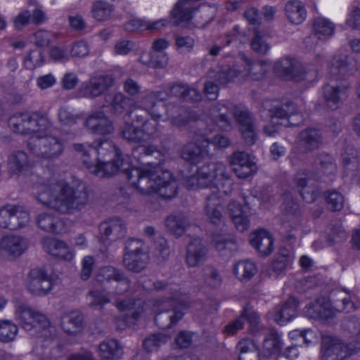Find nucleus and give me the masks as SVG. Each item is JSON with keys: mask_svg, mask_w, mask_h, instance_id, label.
I'll return each mask as SVG.
<instances>
[{"mask_svg": "<svg viewBox=\"0 0 360 360\" xmlns=\"http://www.w3.org/2000/svg\"><path fill=\"white\" fill-rule=\"evenodd\" d=\"M75 148L84 152V162L98 176H110L119 171L129 172V180L143 194L158 193L162 198H171L176 193V182L169 171L150 165L132 166L124 159L117 165L115 162L120 160L121 153L107 140L94 147L89 146L87 151L83 145H76Z\"/></svg>", "mask_w": 360, "mask_h": 360, "instance_id": "obj_1", "label": "nucleus"}, {"mask_svg": "<svg viewBox=\"0 0 360 360\" xmlns=\"http://www.w3.org/2000/svg\"><path fill=\"white\" fill-rule=\"evenodd\" d=\"M231 181L225 173L224 165L218 163L202 166L197 174L187 181V186L191 189L211 187L212 193L207 198L205 211L210 222L216 226L224 224L221 201L217 193L222 190V193L226 194L231 191Z\"/></svg>", "mask_w": 360, "mask_h": 360, "instance_id": "obj_2", "label": "nucleus"}, {"mask_svg": "<svg viewBox=\"0 0 360 360\" xmlns=\"http://www.w3.org/2000/svg\"><path fill=\"white\" fill-rule=\"evenodd\" d=\"M9 126L16 132L32 133L28 146L37 155L51 158L58 155L63 150L62 145L54 137L44 136L41 133L47 130L49 126L48 119L34 112H25L12 116Z\"/></svg>", "mask_w": 360, "mask_h": 360, "instance_id": "obj_3", "label": "nucleus"}, {"mask_svg": "<svg viewBox=\"0 0 360 360\" xmlns=\"http://www.w3.org/2000/svg\"><path fill=\"white\" fill-rule=\"evenodd\" d=\"M39 200L61 213H71L79 210L86 202L87 195L84 185L73 181L70 186L64 181L41 187Z\"/></svg>", "mask_w": 360, "mask_h": 360, "instance_id": "obj_4", "label": "nucleus"}, {"mask_svg": "<svg viewBox=\"0 0 360 360\" xmlns=\"http://www.w3.org/2000/svg\"><path fill=\"white\" fill-rule=\"evenodd\" d=\"M360 308V299L344 289L333 290L328 300L321 298L307 304L303 311L305 316L314 320L328 319L338 313H349Z\"/></svg>", "mask_w": 360, "mask_h": 360, "instance_id": "obj_5", "label": "nucleus"}, {"mask_svg": "<svg viewBox=\"0 0 360 360\" xmlns=\"http://www.w3.org/2000/svg\"><path fill=\"white\" fill-rule=\"evenodd\" d=\"M262 64H250L243 56L236 58L228 68L222 69L218 75V80L220 84H225L230 82H241L248 78L258 79L259 77L254 75L251 71L262 70Z\"/></svg>", "mask_w": 360, "mask_h": 360, "instance_id": "obj_6", "label": "nucleus"}, {"mask_svg": "<svg viewBox=\"0 0 360 360\" xmlns=\"http://www.w3.org/2000/svg\"><path fill=\"white\" fill-rule=\"evenodd\" d=\"M202 140H198V143H191L183 150L182 157L193 162H197L200 157L208 153L207 147L212 146L214 148H224L229 146V139L223 135H212L211 131H207L202 136Z\"/></svg>", "mask_w": 360, "mask_h": 360, "instance_id": "obj_7", "label": "nucleus"}, {"mask_svg": "<svg viewBox=\"0 0 360 360\" xmlns=\"http://www.w3.org/2000/svg\"><path fill=\"white\" fill-rule=\"evenodd\" d=\"M15 318L26 330L34 329L39 336L46 335L49 330V322L46 316L32 311L26 305H20L15 309Z\"/></svg>", "mask_w": 360, "mask_h": 360, "instance_id": "obj_8", "label": "nucleus"}, {"mask_svg": "<svg viewBox=\"0 0 360 360\" xmlns=\"http://www.w3.org/2000/svg\"><path fill=\"white\" fill-rule=\"evenodd\" d=\"M255 200L254 196L248 198H240L237 200H232L228 206V212L236 228L239 231H246L250 226V207L249 203Z\"/></svg>", "mask_w": 360, "mask_h": 360, "instance_id": "obj_9", "label": "nucleus"}, {"mask_svg": "<svg viewBox=\"0 0 360 360\" xmlns=\"http://www.w3.org/2000/svg\"><path fill=\"white\" fill-rule=\"evenodd\" d=\"M26 288L36 295H44L53 287L49 276L44 267L32 269L25 280Z\"/></svg>", "mask_w": 360, "mask_h": 360, "instance_id": "obj_10", "label": "nucleus"}, {"mask_svg": "<svg viewBox=\"0 0 360 360\" xmlns=\"http://www.w3.org/2000/svg\"><path fill=\"white\" fill-rule=\"evenodd\" d=\"M357 350H360V346L355 349H347L338 339L325 337L323 340L322 359L323 360H342L347 355Z\"/></svg>", "mask_w": 360, "mask_h": 360, "instance_id": "obj_11", "label": "nucleus"}, {"mask_svg": "<svg viewBox=\"0 0 360 360\" xmlns=\"http://www.w3.org/2000/svg\"><path fill=\"white\" fill-rule=\"evenodd\" d=\"M276 72L283 75L287 78L295 80H312L316 72H304L299 63L290 58H285L276 63L275 65Z\"/></svg>", "mask_w": 360, "mask_h": 360, "instance_id": "obj_12", "label": "nucleus"}, {"mask_svg": "<svg viewBox=\"0 0 360 360\" xmlns=\"http://www.w3.org/2000/svg\"><path fill=\"white\" fill-rule=\"evenodd\" d=\"M230 164L236 175L246 178L255 174L257 167L254 158L244 152H235L230 158Z\"/></svg>", "mask_w": 360, "mask_h": 360, "instance_id": "obj_13", "label": "nucleus"}, {"mask_svg": "<svg viewBox=\"0 0 360 360\" xmlns=\"http://www.w3.org/2000/svg\"><path fill=\"white\" fill-rule=\"evenodd\" d=\"M250 243L260 255L267 256L274 250V238L266 229H259L250 234Z\"/></svg>", "mask_w": 360, "mask_h": 360, "instance_id": "obj_14", "label": "nucleus"}, {"mask_svg": "<svg viewBox=\"0 0 360 360\" xmlns=\"http://www.w3.org/2000/svg\"><path fill=\"white\" fill-rule=\"evenodd\" d=\"M43 247L50 255L66 261L72 262L75 258L74 250L63 240L47 238L43 240Z\"/></svg>", "mask_w": 360, "mask_h": 360, "instance_id": "obj_15", "label": "nucleus"}, {"mask_svg": "<svg viewBox=\"0 0 360 360\" xmlns=\"http://www.w3.org/2000/svg\"><path fill=\"white\" fill-rule=\"evenodd\" d=\"M169 21L166 18L153 20L148 18H131L124 25L129 32L136 31H159L166 27Z\"/></svg>", "mask_w": 360, "mask_h": 360, "instance_id": "obj_16", "label": "nucleus"}, {"mask_svg": "<svg viewBox=\"0 0 360 360\" xmlns=\"http://www.w3.org/2000/svg\"><path fill=\"white\" fill-rule=\"evenodd\" d=\"M86 126L93 133L99 135L111 134L114 131L111 121L103 111L92 112L86 120Z\"/></svg>", "mask_w": 360, "mask_h": 360, "instance_id": "obj_17", "label": "nucleus"}, {"mask_svg": "<svg viewBox=\"0 0 360 360\" xmlns=\"http://www.w3.org/2000/svg\"><path fill=\"white\" fill-rule=\"evenodd\" d=\"M141 122L139 120L132 124L127 122L122 129L124 137L129 141H140L141 139H143L144 141L148 140L150 138V134H152L154 131L153 124L148 122H146L143 124H141L144 127V129L146 131V132H143L138 129L141 125Z\"/></svg>", "mask_w": 360, "mask_h": 360, "instance_id": "obj_18", "label": "nucleus"}, {"mask_svg": "<svg viewBox=\"0 0 360 360\" xmlns=\"http://www.w3.org/2000/svg\"><path fill=\"white\" fill-rule=\"evenodd\" d=\"M112 84L109 77H94L80 87V94L84 97H95L101 94Z\"/></svg>", "mask_w": 360, "mask_h": 360, "instance_id": "obj_19", "label": "nucleus"}, {"mask_svg": "<svg viewBox=\"0 0 360 360\" xmlns=\"http://www.w3.org/2000/svg\"><path fill=\"white\" fill-rule=\"evenodd\" d=\"M26 239L18 236H6L0 242V248L13 257L20 256L27 248Z\"/></svg>", "mask_w": 360, "mask_h": 360, "instance_id": "obj_20", "label": "nucleus"}, {"mask_svg": "<svg viewBox=\"0 0 360 360\" xmlns=\"http://www.w3.org/2000/svg\"><path fill=\"white\" fill-rule=\"evenodd\" d=\"M158 98V96L154 94H150L146 96H143L141 101H139L138 106L146 110L155 120H160L162 115L160 111L165 110V108L162 103L165 97L162 96L155 103V100Z\"/></svg>", "mask_w": 360, "mask_h": 360, "instance_id": "obj_21", "label": "nucleus"}, {"mask_svg": "<svg viewBox=\"0 0 360 360\" xmlns=\"http://www.w3.org/2000/svg\"><path fill=\"white\" fill-rule=\"evenodd\" d=\"M323 96L329 107L335 109L348 97V89L346 86L326 85L323 88Z\"/></svg>", "mask_w": 360, "mask_h": 360, "instance_id": "obj_22", "label": "nucleus"}, {"mask_svg": "<svg viewBox=\"0 0 360 360\" xmlns=\"http://www.w3.org/2000/svg\"><path fill=\"white\" fill-rule=\"evenodd\" d=\"M271 122L277 126H266L264 132L269 136H274L281 129L282 125L287 126L291 122L292 115L286 112V109L276 108L271 111Z\"/></svg>", "mask_w": 360, "mask_h": 360, "instance_id": "obj_23", "label": "nucleus"}, {"mask_svg": "<svg viewBox=\"0 0 360 360\" xmlns=\"http://www.w3.org/2000/svg\"><path fill=\"white\" fill-rule=\"evenodd\" d=\"M139 248H136V251L131 250L124 255V264L125 266L131 271H139L143 269L148 260V256L144 252L139 251Z\"/></svg>", "mask_w": 360, "mask_h": 360, "instance_id": "obj_24", "label": "nucleus"}, {"mask_svg": "<svg viewBox=\"0 0 360 360\" xmlns=\"http://www.w3.org/2000/svg\"><path fill=\"white\" fill-rule=\"evenodd\" d=\"M297 302L290 297L274 316V319L280 325H285L291 321L297 314Z\"/></svg>", "mask_w": 360, "mask_h": 360, "instance_id": "obj_25", "label": "nucleus"}, {"mask_svg": "<svg viewBox=\"0 0 360 360\" xmlns=\"http://www.w3.org/2000/svg\"><path fill=\"white\" fill-rule=\"evenodd\" d=\"M61 327L69 334L79 332L82 327V316L78 311L65 313L61 319Z\"/></svg>", "mask_w": 360, "mask_h": 360, "instance_id": "obj_26", "label": "nucleus"}, {"mask_svg": "<svg viewBox=\"0 0 360 360\" xmlns=\"http://www.w3.org/2000/svg\"><path fill=\"white\" fill-rule=\"evenodd\" d=\"M285 11L288 19L295 25L303 22L307 17L305 7L300 1L288 2L285 5Z\"/></svg>", "mask_w": 360, "mask_h": 360, "instance_id": "obj_27", "label": "nucleus"}, {"mask_svg": "<svg viewBox=\"0 0 360 360\" xmlns=\"http://www.w3.org/2000/svg\"><path fill=\"white\" fill-rule=\"evenodd\" d=\"M233 274L242 282L251 279L257 272L255 262L250 260L240 261L234 264Z\"/></svg>", "mask_w": 360, "mask_h": 360, "instance_id": "obj_28", "label": "nucleus"}, {"mask_svg": "<svg viewBox=\"0 0 360 360\" xmlns=\"http://www.w3.org/2000/svg\"><path fill=\"white\" fill-rule=\"evenodd\" d=\"M37 221L39 226L46 231L57 234H62L66 231L64 222L50 214H40Z\"/></svg>", "mask_w": 360, "mask_h": 360, "instance_id": "obj_29", "label": "nucleus"}, {"mask_svg": "<svg viewBox=\"0 0 360 360\" xmlns=\"http://www.w3.org/2000/svg\"><path fill=\"white\" fill-rule=\"evenodd\" d=\"M236 116L245 141L248 144H252L255 140V134L250 114L247 111H241L239 115Z\"/></svg>", "mask_w": 360, "mask_h": 360, "instance_id": "obj_30", "label": "nucleus"}, {"mask_svg": "<svg viewBox=\"0 0 360 360\" xmlns=\"http://www.w3.org/2000/svg\"><path fill=\"white\" fill-rule=\"evenodd\" d=\"M283 345L282 339L276 333H271L264 339L259 354L264 356H270L278 354Z\"/></svg>", "mask_w": 360, "mask_h": 360, "instance_id": "obj_31", "label": "nucleus"}, {"mask_svg": "<svg viewBox=\"0 0 360 360\" xmlns=\"http://www.w3.org/2000/svg\"><path fill=\"white\" fill-rule=\"evenodd\" d=\"M205 251L198 239L192 241L188 247L186 261L190 266H197L205 257Z\"/></svg>", "mask_w": 360, "mask_h": 360, "instance_id": "obj_32", "label": "nucleus"}, {"mask_svg": "<svg viewBox=\"0 0 360 360\" xmlns=\"http://www.w3.org/2000/svg\"><path fill=\"white\" fill-rule=\"evenodd\" d=\"M101 356L107 359H116L122 354V349L115 340L105 341L100 345Z\"/></svg>", "mask_w": 360, "mask_h": 360, "instance_id": "obj_33", "label": "nucleus"}, {"mask_svg": "<svg viewBox=\"0 0 360 360\" xmlns=\"http://www.w3.org/2000/svg\"><path fill=\"white\" fill-rule=\"evenodd\" d=\"M169 46V42L165 39H158L153 43V53H158L160 60H156L152 57L150 63L154 66L163 68L167 64V57L163 53V51L167 49Z\"/></svg>", "mask_w": 360, "mask_h": 360, "instance_id": "obj_34", "label": "nucleus"}, {"mask_svg": "<svg viewBox=\"0 0 360 360\" xmlns=\"http://www.w3.org/2000/svg\"><path fill=\"white\" fill-rule=\"evenodd\" d=\"M245 319H247L251 325L257 323V314L253 311L245 310L239 319H236L226 327L225 332L229 335H233L236 331L243 328V320Z\"/></svg>", "mask_w": 360, "mask_h": 360, "instance_id": "obj_35", "label": "nucleus"}, {"mask_svg": "<svg viewBox=\"0 0 360 360\" xmlns=\"http://www.w3.org/2000/svg\"><path fill=\"white\" fill-rule=\"evenodd\" d=\"M15 206L13 205H7L0 209V226L9 228L11 229H17L15 216Z\"/></svg>", "mask_w": 360, "mask_h": 360, "instance_id": "obj_36", "label": "nucleus"}, {"mask_svg": "<svg viewBox=\"0 0 360 360\" xmlns=\"http://www.w3.org/2000/svg\"><path fill=\"white\" fill-rule=\"evenodd\" d=\"M18 326L9 320H0V340L4 342L13 341L18 334Z\"/></svg>", "mask_w": 360, "mask_h": 360, "instance_id": "obj_37", "label": "nucleus"}, {"mask_svg": "<svg viewBox=\"0 0 360 360\" xmlns=\"http://www.w3.org/2000/svg\"><path fill=\"white\" fill-rule=\"evenodd\" d=\"M292 262V257L286 252H281L270 267L269 274L276 276L283 272Z\"/></svg>", "mask_w": 360, "mask_h": 360, "instance_id": "obj_38", "label": "nucleus"}, {"mask_svg": "<svg viewBox=\"0 0 360 360\" xmlns=\"http://www.w3.org/2000/svg\"><path fill=\"white\" fill-rule=\"evenodd\" d=\"M296 180L298 187L300 188V194L303 199L307 202L314 201L316 199V195L314 192V188L308 185L311 184V180H307V174H299Z\"/></svg>", "mask_w": 360, "mask_h": 360, "instance_id": "obj_39", "label": "nucleus"}, {"mask_svg": "<svg viewBox=\"0 0 360 360\" xmlns=\"http://www.w3.org/2000/svg\"><path fill=\"white\" fill-rule=\"evenodd\" d=\"M112 8L110 4L103 1H98L93 4L91 14L94 19L103 21L108 19L112 13Z\"/></svg>", "mask_w": 360, "mask_h": 360, "instance_id": "obj_40", "label": "nucleus"}, {"mask_svg": "<svg viewBox=\"0 0 360 360\" xmlns=\"http://www.w3.org/2000/svg\"><path fill=\"white\" fill-rule=\"evenodd\" d=\"M237 348L239 360H257L258 354L255 351V345L250 340H243L238 343Z\"/></svg>", "mask_w": 360, "mask_h": 360, "instance_id": "obj_41", "label": "nucleus"}, {"mask_svg": "<svg viewBox=\"0 0 360 360\" xmlns=\"http://www.w3.org/2000/svg\"><path fill=\"white\" fill-rule=\"evenodd\" d=\"M345 22L351 29H360V6L358 2L352 3L348 8Z\"/></svg>", "mask_w": 360, "mask_h": 360, "instance_id": "obj_42", "label": "nucleus"}, {"mask_svg": "<svg viewBox=\"0 0 360 360\" xmlns=\"http://www.w3.org/2000/svg\"><path fill=\"white\" fill-rule=\"evenodd\" d=\"M300 142L302 145L309 150L315 148L319 143V134L316 129H309L302 131L300 136Z\"/></svg>", "mask_w": 360, "mask_h": 360, "instance_id": "obj_43", "label": "nucleus"}, {"mask_svg": "<svg viewBox=\"0 0 360 360\" xmlns=\"http://www.w3.org/2000/svg\"><path fill=\"white\" fill-rule=\"evenodd\" d=\"M167 226L176 236H181L186 229V220L181 216H172L166 221Z\"/></svg>", "mask_w": 360, "mask_h": 360, "instance_id": "obj_44", "label": "nucleus"}, {"mask_svg": "<svg viewBox=\"0 0 360 360\" xmlns=\"http://www.w3.org/2000/svg\"><path fill=\"white\" fill-rule=\"evenodd\" d=\"M174 94H181L184 99L188 101H198L200 95L194 87H189L185 85H176L172 89Z\"/></svg>", "mask_w": 360, "mask_h": 360, "instance_id": "obj_45", "label": "nucleus"}, {"mask_svg": "<svg viewBox=\"0 0 360 360\" xmlns=\"http://www.w3.org/2000/svg\"><path fill=\"white\" fill-rule=\"evenodd\" d=\"M314 30L323 37L330 36L334 31V25L328 20L319 18L314 20Z\"/></svg>", "mask_w": 360, "mask_h": 360, "instance_id": "obj_46", "label": "nucleus"}, {"mask_svg": "<svg viewBox=\"0 0 360 360\" xmlns=\"http://www.w3.org/2000/svg\"><path fill=\"white\" fill-rule=\"evenodd\" d=\"M27 165V155L23 152H18L13 155L9 159V165L11 169L15 172L18 173L23 169Z\"/></svg>", "mask_w": 360, "mask_h": 360, "instance_id": "obj_47", "label": "nucleus"}, {"mask_svg": "<svg viewBox=\"0 0 360 360\" xmlns=\"http://www.w3.org/2000/svg\"><path fill=\"white\" fill-rule=\"evenodd\" d=\"M43 64V58L39 49L32 50L25 58L24 65L26 68L33 70Z\"/></svg>", "mask_w": 360, "mask_h": 360, "instance_id": "obj_48", "label": "nucleus"}, {"mask_svg": "<svg viewBox=\"0 0 360 360\" xmlns=\"http://www.w3.org/2000/svg\"><path fill=\"white\" fill-rule=\"evenodd\" d=\"M328 207L333 211L340 210L343 207V196L335 191L330 192L326 197Z\"/></svg>", "mask_w": 360, "mask_h": 360, "instance_id": "obj_49", "label": "nucleus"}, {"mask_svg": "<svg viewBox=\"0 0 360 360\" xmlns=\"http://www.w3.org/2000/svg\"><path fill=\"white\" fill-rule=\"evenodd\" d=\"M167 336L165 334L153 335L146 339L144 347L148 351L155 350L162 342H167Z\"/></svg>", "mask_w": 360, "mask_h": 360, "instance_id": "obj_50", "label": "nucleus"}, {"mask_svg": "<svg viewBox=\"0 0 360 360\" xmlns=\"http://www.w3.org/2000/svg\"><path fill=\"white\" fill-rule=\"evenodd\" d=\"M121 229V221L118 219H110L104 221L100 225V231L105 237H108L113 231H117Z\"/></svg>", "mask_w": 360, "mask_h": 360, "instance_id": "obj_51", "label": "nucleus"}, {"mask_svg": "<svg viewBox=\"0 0 360 360\" xmlns=\"http://www.w3.org/2000/svg\"><path fill=\"white\" fill-rule=\"evenodd\" d=\"M252 49L259 53H265L269 49V46L263 37L258 32L256 33L251 43Z\"/></svg>", "mask_w": 360, "mask_h": 360, "instance_id": "obj_52", "label": "nucleus"}, {"mask_svg": "<svg viewBox=\"0 0 360 360\" xmlns=\"http://www.w3.org/2000/svg\"><path fill=\"white\" fill-rule=\"evenodd\" d=\"M31 19V11L25 9L21 11L13 19L14 26L18 29H22L30 22Z\"/></svg>", "mask_w": 360, "mask_h": 360, "instance_id": "obj_53", "label": "nucleus"}, {"mask_svg": "<svg viewBox=\"0 0 360 360\" xmlns=\"http://www.w3.org/2000/svg\"><path fill=\"white\" fill-rule=\"evenodd\" d=\"M176 44L179 52L186 53L193 49L194 41L189 37H178L176 39Z\"/></svg>", "mask_w": 360, "mask_h": 360, "instance_id": "obj_54", "label": "nucleus"}, {"mask_svg": "<svg viewBox=\"0 0 360 360\" xmlns=\"http://www.w3.org/2000/svg\"><path fill=\"white\" fill-rule=\"evenodd\" d=\"M50 34L44 30H39L31 37V41L38 46L48 44Z\"/></svg>", "mask_w": 360, "mask_h": 360, "instance_id": "obj_55", "label": "nucleus"}, {"mask_svg": "<svg viewBox=\"0 0 360 360\" xmlns=\"http://www.w3.org/2000/svg\"><path fill=\"white\" fill-rule=\"evenodd\" d=\"M213 243L218 250H222L223 249L228 248H231L233 243L228 240L224 235L215 234L213 236Z\"/></svg>", "mask_w": 360, "mask_h": 360, "instance_id": "obj_56", "label": "nucleus"}, {"mask_svg": "<svg viewBox=\"0 0 360 360\" xmlns=\"http://www.w3.org/2000/svg\"><path fill=\"white\" fill-rule=\"evenodd\" d=\"M14 214L17 217L15 219L17 228L25 225L29 221L30 217L28 213L19 206H15Z\"/></svg>", "mask_w": 360, "mask_h": 360, "instance_id": "obj_57", "label": "nucleus"}, {"mask_svg": "<svg viewBox=\"0 0 360 360\" xmlns=\"http://www.w3.org/2000/svg\"><path fill=\"white\" fill-rule=\"evenodd\" d=\"M134 44L129 41L122 40L118 41L115 46V51L117 54L125 55L131 51Z\"/></svg>", "mask_w": 360, "mask_h": 360, "instance_id": "obj_58", "label": "nucleus"}, {"mask_svg": "<svg viewBox=\"0 0 360 360\" xmlns=\"http://www.w3.org/2000/svg\"><path fill=\"white\" fill-rule=\"evenodd\" d=\"M94 259L91 257L86 256L82 260V278L86 280L91 272Z\"/></svg>", "mask_w": 360, "mask_h": 360, "instance_id": "obj_59", "label": "nucleus"}, {"mask_svg": "<svg viewBox=\"0 0 360 360\" xmlns=\"http://www.w3.org/2000/svg\"><path fill=\"white\" fill-rule=\"evenodd\" d=\"M192 340V334L189 332L182 331L176 338V343L179 347H187Z\"/></svg>", "mask_w": 360, "mask_h": 360, "instance_id": "obj_60", "label": "nucleus"}, {"mask_svg": "<svg viewBox=\"0 0 360 360\" xmlns=\"http://www.w3.org/2000/svg\"><path fill=\"white\" fill-rule=\"evenodd\" d=\"M56 82V79L52 75H46L38 78L37 85L41 89H45L52 86Z\"/></svg>", "mask_w": 360, "mask_h": 360, "instance_id": "obj_61", "label": "nucleus"}, {"mask_svg": "<svg viewBox=\"0 0 360 360\" xmlns=\"http://www.w3.org/2000/svg\"><path fill=\"white\" fill-rule=\"evenodd\" d=\"M89 52V47L85 41H79L75 44L72 49V53L75 56L82 57L86 56Z\"/></svg>", "mask_w": 360, "mask_h": 360, "instance_id": "obj_62", "label": "nucleus"}, {"mask_svg": "<svg viewBox=\"0 0 360 360\" xmlns=\"http://www.w3.org/2000/svg\"><path fill=\"white\" fill-rule=\"evenodd\" d=\"M129 103V100L126 99L124 96L119 94L115 96L112 105L116 111H120V109H127Z\"/></svg>", "mask_w": 360, "mask_h": 360, "instance_id": "obj_63", "label": "nucleus"}, {"mask_svg": "<svg viewBox=\"0 0 360 360\" xmlns=\"http://www.w3.org/2000/svg\"><path fill=\"white\" fill-rule=\"evenodd\" d=\"M28 9L31 11V17L34 22L41 23L45 21V13L40 8L30 6Z\"/></svg>", "mask_w": 360, "mask_h": 360, "instance_id": "obj_64", "label": "nucleus"}]
</instances>
